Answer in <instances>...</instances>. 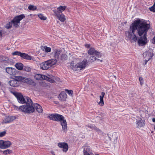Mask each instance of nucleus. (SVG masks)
I'll use <instances>...</instances> for the list:
<instances>
[{
  "label": "nucleus",
  "mask_w": 155,
  "mask_h": 155,
  "mask_svg": "<svg viewBox=\"0 0 155 155\" xmlns=\"http://www.w3.org/2000/svg\"><path fill=\"white\" fill-rule=\"evenodd\" d=\"M139 80L140 81L141 85H142L143 82V78H142L140 77L139 78Z\"/></svg>",
  "instance_id": "a18cd8bd"
},
{
  "label": "nucleus",
  "mask_w": 155,
  "mask_h": 155,
  "mask_svg": "<svg viewBox=\"0 0 155 155\" xmlns=\"http://www.w3.org/2000/svg\"><path fill=\"white\" fill-rule=\"evenodd\" d=\"M5 65H8L12 64V61L11 59H9L8 58H5V59L3 61Z\"/></svg>",
  "instance_id": "c756f323"
},
{
  "label": "nucleus",
  "mask_w": 155,
  "mask_h": 155,
  "mask_svg": "<svg viewBox=\"0 0 155 155\" xmlns=\"http://www.w3.org/2000/svg\"><path fill=\"white\" fill-rule=\"evenodd\" d=\"M67 98V95L64 92H61L58 97L59 99L63 101H65Z\"/></svg>",
  "instance_id": "aec40b11"
},
{
  "label": "nucleus",
  "mask_w": 155,
  "mask_h": 155,
  "mask_svg": "<svg viewBox=\"0 0 155 155\" xmlns=\"http://www.w3.org/2000/svg\"><path fill=\"white\" fill-rule=\"evenodd\" d=\"M53 11L57 18L61 22H64L66 20L65 16L63 14H60L58 11L53 10Z\"/></svg>",
  "instance_id": "9b49d317"
},
{
  "label": "nucleus",
  "mask_w": 155,
  "mask_h": 155,
  "mask_svg": "<svg viewBox=\"0 0 155 155\" xmlns=\"http://www.w3.org/2000/svg\"><path fill=\"white\" fill-rule=\"evenodd\" d=\"M66 55L65 54H62V55L61 56V58L62 59H64V58H66Z\"/></svg>",
  "instance_id": "09e8293b"
},
{
  "label": "nucleus",
  "mask_w": 155,
  "mask_h": 155,
  "mask_svg": "<svg viewBox=\"0 0 155 155\" xmlns=\"http://www.w3.org/2000/svg\"><path fill=\"white\" fill-rule=\"evenodd\" d=\"M22 53L21 52L18 51H15L12 53V55H19L21 57V55L22 54Z\"/></svg>",
  "instance_id": "c9c22d12"
},
{
  "label": "nucleus",
  "mask_w": 155,
  "mask_h": 155,
  "mask_svg": "<svg viewBox=\"0 0 155 155\" xmlns=\"http://www.w3.org/2000/svg\"><path fill=\"white\" fill-rule=\"evenodd\" d=\"M35 78L37 80H45L51 83H53L54 81L52 79L43 74H37L35 76Z\"/></svg>",
  "instance_id": "1a4fd4ad"
},
{
  "label": "nucleus",
  "mask_w": 155,
  "mask_h": 155,
  "mask_svg": "<svg viewBox=\"0 0 155 155\" xmlns=\"http://www.w3.org/2000/svg\"><path fill=\"white\" fill-rule=\"evenodd\" d=\"M38 16L40 19L42 20H45L47 19L46 17L44 16L43 14H38Z\"/></svg>",
  "instance_id": "473e14b6"
},
{
  "label": "nucleus",
  "mask_w": 155,
  "mask_h": 155,
  "mask_svg": "<svg viewBox=\"0 0 155 155\" xmlns=\"http://www.w3.org/2000/svg\"><path fill=\"white\" fill-rule=\"evenodd\" d=\"M149 60H150L149 59H146L145 60H144L143 61V65H146L147 64V62Z\"/></svg>",
  "instance_id": "c03bdc74"
},
{
  "label": "nucleus",
  "mask_w": 155,
  "mask_h": 155,
  "mask_svg": "<svg viewBox=\"0 0 155 155\" xmlns=\"http://www.w3.org/2000/svg\"><path fill=\"white\" fill-rule=\"evenodd\" d=\"M6 134L5 131H3L0 132V137H2L4 136Z\"/></svg>",
  "instance_id": "79ce46f5"
},
{
  "label": "nucleus",
  "mask_w": 155,
  "mask_h": 155,
  "mask_svg": "<svg viewBox=\"0 0 155 155\" xmlns=\"http://www.w3.org/2000/svg\"><path fill=\"white\" fill-rule=\"evenodd\" d=\"M152 41L153 44H155V36L153 38Z\"/></svg>",
  "instance_id": "de8ad7c7"
},
{
  "label": "nucleus",
  "mask_w": 155,
  "mask_h": 155,
  "mask_svg": "<svg viewBox=\"0 0 155 155\" xmlns=\"http://www.w3.org/2000/svg\"><path fill=\"white\" fill-rule=\"evenodd\" d=\"M61 53V51L60 50H55L54 52V57L57 60L58 59L60 54Z\"/></svg>",
  "instance_id": "5701e85b"
},
{
  "label": "nucleus",
  "mask_w": 155,
  "mask_h": 155,
  "mask_svg": "<svg viewBox=\"0 0 155 155\" xmlns=\"http://www.w3.org/2000/svg\"><path fill=\"white\" fill-rule=\"evenodd\" d=\"M153 56L151 53L149 52H146L143 54L144 57L149 60Z\"/></svg>",
  "instance_id": "4be33fe9"
},
{
  "label": "nucleus",
  "mask_w": 155,
  "mask_h": 155,
  "mask_svg": "<svg viewBox=\"0 0 155 155\" xmlns=\"http://www.w3.org/2000/svg\"><path fill=\"white\" fill-rule=\"evenodd\" d=\"M25 17V15L23 14L18 15L15 17L11 21L12 23L15 27H17L18 26V24L20 21Z\"/></svg>",
  "instance_id": "0eeeda50"
},
{
  "label": "nucleus",
  "mask_w": 155,
  "mask_h": 155,
  "mask_svg": "<svg viewBox=\"0 0 155 155\" xmlns=\"http://www.w3.org/2000/svg\"><path fill=\"white\" fill-rule=\"evenodd\" d=\"M12 93L16 97L19 103L21 104H24L27 103V98H29L28 97H24L21 94L16 92H13Z\"/></svg>",
  "instance_id": "423d86ee"
},
{
  "label": "nucleus",
  "mask_w": 155,
  "mask_h": 155,
  "mask_svg": "<svg viewBox=\"0 0 155 155\" xmlns=\"http://www.w3.org/2000/svg\"><path fill=\"white\" fill-rule=\"evenodd\" d=\"M88 54L90 55H95L98 58L101 57L102 54L100 52L95 50L94 48H91L88 51Z\"/></svg>",
  "instance_id": "9d476101"
},
{
  "label": "nucleus",
  "mask_w": 155,
  "mask_h": 155,
  "mask_svg": "<svg viewBox=\"0 0 155 155\" xmlns=\"http://www.w3.org/2000/svg\"><path fill=\"white\" fill-rule=\"evenodd\" d=\"M10 85L13 87H17L19 86L20 83L17 78L15 77V79L10 81L8 82Z\"/></svg>",
  "instance_id": "4468645a"
},
{
  "label": "nucleus",
  "mask_w": 155,
  "mask_h": 155,
  "mask_svg": "<svg viewBox=\"0 0 155 155\" xmlns=\"http://www.w3.org/2000/svg\"><path fill=\"white\" fill-rule=\"evenodd\" d=\"M5 71L8 74L12 75H15L17 73L16 70L12 67L6 68Z\"/></svg>",
  "instance_id": "ddd939ff"
},
{
  "label": "nucleus",
  "mask_w": 155,
  "mask_h": 155,
  "mask_svg": "<svg viewBox=\"0 0 155 155\" xmlns=\"http://www.w3.org/2000/svg\"><path fill=\"white\" fill-rule=\"evenodd\" d=\"M52 155H55V154H53Z\"/></svg>",
  "instance_id": "5fc2aeb1"
},
{
  "label": "nucleus",
  "mask_w": 155,
  "mask_h": 155,
  "mask_svg": "<svg viewBox=\"0 0 155 155\" xmlns=\"http://www.w3.org/2000/svg\"><path fill=\"white\" fill-rule=\"evenodd\" d=\"M28 8L30 10L34 11L37 9V7L36 6L33 5H30L28 6Z\"/></svg>",
  "instance_id": "f704fd0d"
},
{
  "label": "nucleus",
  "mask_w": 155,
  "mask_h": 155,
  "mask_svg": "<svg viewBox=\"0 0 155 155\" xmlns=\"http://www.w3.org/2000/svg\"><path fill=\"white\" fill-rule=\"evenodd\" d=\"M66 91L67 92V93L70 96H72L73 91L72 90H66Z\"/></svg>",
  "instance_id": "58836bf2"
},
{
  "label": "nucleus",
  "mask_w": 155,
  "mask_h": 155,
  "mask_svg": "<svg viewBox=\"0 0 155 155\" xmlns=\"http://www.w3.org/2000/svg\"><path fill=\"white\" fill-rule=\"evenodd\" d=\"M15 118H16L15 116H6L5 117L3 121L5 123H9L13 121Z\"/></svg>",
  "instance_id": "a211bd4d"
},
{
  "label": "nucleus",
  "mask_w": 155,
  "mask_h": 155,
  "mask_svg": "<svg viewBox=\"0 0 155 155\" xmlns=\"http://www.w3.org/2000/svg\"><path fill=\"white\" fill-rule=\"evenodd\" d=\"M4 141L1 140H0V148L4 149Z\"/></svg>",
  "instance_id": "4c0bfd02"
},
{
  "label": "nucleus",
  "mask_w": 155,
  "mask_h": 155,
  "mask_svg": "<svg viewBox=\"0 0 155 155\" xmlns=\"http://www.w3.org/2000/svg\"><path fill=\"white\" fill-rule=\"evenodd\" d=\"M97 57L95 55H90L89 57V61L90 62H93L96 60L100 61L101 62L102 61V60H100L97 58Z\"/></svg>",
  "instance_id": "393cba45"
},
{
  "label": "nucleus",
  "mask_w": 155,
  "mask_h": 155,
  "mask_svg": "<svg viewBox=\"0 0 155 155\" xmlns=\"http://www.w3.org/2000/svg\"><path fill=\"white\" fill-rule=\"evenodd\" d=\"M95 155H100L98 154H95Z\"/></svg>",
  "instance_id": "864d4df0"
},
{
  "label": "nucleus",
  "mask_w": 155,
  "mask_h": 155,
  "mask_svg": "<svg viewBox=\"0 0 155 155\" xmlns=\"http://www.w3.org/2000/svg\"><path fill=\"white\" fill-rule=\"evenodd\" d=\"M67 7L65 6H59L58 8L57 9L58 11H58L59 12V13H62L63 11H64L66 8Z\"/></svg>",
  "instance_id": "7c9ffc66"
},
{
  "label": "nucleus",
  "mask_w": 155,
  "mask_h": 155,
  "mask_svg": "<svg viewBox=\"0 0 155 155\" xmlns=\"http://www.w3.org/2000/svg\"><path fill=\"white\" fill-rule=\"evenodd\" d=\"M26 105L20 106L19 107L14 105L15 109L18 110H20L24 113L30 114L34 112L35 108L32 100L29 98H27Z\"/></svg>",
  "instance_id": "f03ea898"
},
{
  "label": "nucleus",
  "mask_w": 155,
  "mask_h": 155,
  "mask_svg": "<svg viewBox=\"0 0 155 155\" xmlns=\"http://www.w3.org/2000/svg\"><path fill=\"white\" fill-rule=\"evenodd\" d=\"M2 32L1 31H0V37L2 36Z\"/></svg>",
  "instance_id": "603ef678"
},
{
  "label": "nucleus",
  "mask_w": 155,
  "mask_h": 155,
  "mask_svg": "<svg viewBox=\"0 0 155 155\" xmlns=\"http://www.w3.org/2000/svg\"><path fill=\"white\" fill-rule=\"evenodd\" d=\"M58 146L61 148H62L63 151L66 152L68 150V144L64 142H60L58 144Z\"/></svg>",
  "instance_id": "2eb2a0df"
},
{
  "label": "nucleus",
  "mask_w": 155,
  "mask_h": 155,
  "mask_svg": "<svg viewBox=\"0 0 155 155\" xmlns=\"http://www.w3.org/2000/svg\"><path fill=\"white\" fill-rule=\"evenodd\" d=\"M26 83L32 85H35V83L32 79L30 78H28V80H27V81Z\"/></svg>",
  "instance_id": "2f4dec72"
},
{
  "label": "nucleus",
  "mask_w": 155,
  "mask_h": 155,
  "mask_svg": "<svg viewBox=\"0 0 155 155\" xmlns=\"http://www.w3.org/2000/svg\"><path fill=\"white\" fill-rule=\"evenodd\" d=\"M60 124L62 127V130L64 132H66L67 129V122L66 120L64 119V118L60 122Z\"/></svg>",
  "instance_id": "dca6fc26"
},
{
  "label": "nucleus",
  "mask_w": 155,
  "mask_h": 155,
  "mask_svg": "<svg viewBox=\"0 0 155 155\" xmlns=\"http://www.w3.org/2000/svg\"><path fill=\"white\" fill-rule=\"evenodd\" d=\"M146 21L142 19H138L134 21L130 26L129 29L125 32L126 39L131 42H135L137 38L135 34V31L137 30V33L140 36L143 35L147 29V26H144Z\"/></svg>",
  "instance_id": "f257e3e1"
},
{
  "label": "nucleus",
  "mask_w": 155,
  "mask_h": 155,
  "mask_svg": "<svg viewBox=\"0 0 155 155\" xmlns=\"http://www.w3.org/2000/svg\"><path fill=\"white\" fill-rule=\"evenodd\" d=\"M57 60L52 59L41 63L40 66L43 70H47L56 64Z\"/></svg>",
  "instance_id": "39448f33"
},
{
  "label": "nucleus",
  "mask_w": 155,
  "mask_h": 155,
  "mask_svg": "<svg viewBox=\"0 0 155 155\" xmlns=\"http://www.w3.org/2000/svg\"><path fill=\"white\" fill-rule=\"evenodd\" d=\"M94 126H93V125H89L88 126H86V127H88V128H90L91 129L93 130V128H94ZM86 128L87 129V127H86Z\"/></svg>",
  "instance_id": "49530a36"
},
{
  "label": "nucleus",
  "mask_w": 155,
  "mask_h": 155,
  "mask_svg": "<svg viewBox=\"0 0 155 155\" xmlns=\"http://www.w3.org/2000/svg\"><path fill=\"white\" fill-rule=\"evenodd\" d=\"M41 49L45 52L48 53L51 51V49L50 47H48L46 46H42Z\"/></svg>",
  "instance_id": "a878e982"
},
{
  "label": "nucleus",
  "mask_w": 155,
  "mask_h": 155,
  "mask_svg": "<svg viewBox=\"0 0 155 155\" xmlns=\"http://www.w3.org/2000/svg\"><path fill=\"white\" fill-rule=\"evenodd\" d=\"M144 121L141 118H138L136 121V126L137 128H139L144 125Z\"/></svg>",
  "instance_id": "f3484780"
},
{
  "label": "nucleus",
  "mask_w": 155,
  "mask_h": 155,
  "mask_svg": "<svg viewBox=\"0 0 155 155\" xmlns=\"http://www.w3.org/2000/svg\"><path fill=\"white\" fill-rule=\"evenodd\" d=\"M21 57L27 60H31L32 57L31 56L28 55V54L25 53H22L21 55Z\"/></svg>",
  "instance_id": "c85d7f7f"
},
{
  "label": "nucleus",
  "mask_w": 155,
  "mask_h": 155,
  "mask_svg": "<svg viewBox=\"0 0 155 155\" xmlns=\"http://www.w3.org/2000/svg\"><path fill=\"white\" fill-rule=\"evenodd\" d=\"M12 21L10 22H9L7 24V25L5 26V28H7L9 29L11 28L12 26Z\"/></svg>",
  "instance_id": "e433bc0d"
},
{
  "label": "nucleus",
  "mask_w": 155,
  "mask_h": 155,
  "mask_svg": "<svg viewBox=\"0 0 155 155\" xmlns=\"http://www.w3.org/2000/svg\"><path fill=\"white\" fill-rule=\"evenodd\" d=\"M144 25H144L145 26H143V27L147 26L148 28L146 32L143 34V36L141 37L137 41L138 44L140 46H143L145 45L147 42V38L146 37L147 34L148 30L150 27V24L147 23L146 21L145 22Z\"/></svg>",
  "instance_id": "20e7f679"
},
{
  "label": "nucleus",
  "mask_w": 155,
  "mask_h": 155,
  "mask_svg": "<svg viewBox=\"0 0 155 155\" xmlns=\"http://www.w3.org/2000/svg\"><path fill=\"white\" fill-rule=\"evenodd\" d=\"M87 63V61L86 59L77 63H74V61H72L71 63L70 67L74 71L81 70L86 68Z\"/></svg>",
  "instance_id": "7ed1b4c3"
},
{
  "label": "nucleus",
  "mask_w": 155,
  "mask_h": 155,
  "mask_svg": "<svg viewBox=\"0 0 155 155\" xmlns=\"http://www.w3.org/2000/svg\"><path fill=\"white\" fill-rule=\"evenodd\" d=\"M24 70L26 71L29 72L31 71V68L29 67L25 66L24 68Z\"/></svg>",
  "instance_id": "ea45409f"
},
{
  "label": "nucleus",
  "mask_w": 155,
  "mask_h": 155,
  "mask_svg": "<svg viewBox=\"0 0 155 155\" xmlns=\"http://www.w3.org/2000/svg\"><path fill=\"white\" fill-rule=\"evenodd\" d=\"M15 77H16L17 80L19 81V82H22L23 83H26L27 82L28 78L24 77L21 76H15Z\"/></svg>",
  "instance_id": "412c9836"
},
{
  "label": "nucleus",
  "mask_w": 155,
  "mask_h": 155,
  "mask_svg": "<svg viewBox=\"0 0 155 155\" xmlns=\"http://www.w3.org/2000/svg\"><path fill=\"white\" fill-rule=\"evenodd\" d=\"M83 150V155H92V150L89 146H84Z\"/></svg>",
  "instance_id": "f8f14e48"
},
{
  "label": "nucleus",
  "mask_w": 155,
  "mask_h": 155,
  "mask_svg": "<svg viewBox=\"0 0 155 155\" xmlns=\"http://www.w3.org/2000/svg\"><path fill=\"white\" fill-rule=\"evenodd\" d=\"M3 153L5 155L10 154L12 153V151L9 149H7L2 151Z\"/></svg>",
  "instance_id": "72a5a7b5"
},
{
  "label": "nucleus",
  "mask_w": 155,
  "mask_h": 155,
  "mask_svg": "<svg viewBox=\"0 0 155 155\" xmlns=\"http://www.w3.org/2000/svg\"><path fill=\"white\" fill-rule=\"evenodd\" d=\"M96 131H97L98 133H101V131L98 128H97L95 126H94L93 129Z\"/></svg>",
  "instance_id": "37998d69"
},
{
  "label": "nucleus",
  "mask_w": 155,
  "mask_h": 155,
  "mask_svg": "<svg viewBox=\"0 0 155 155\" xmlns=\"http://www.w3.org/2000/svg\"><path fill=\"white\" fill-rule=\"evenodd\" d=\"M48 117L51 120L58 122H60L64 118L63 116L57 114H51L48 116Z\"/></svg>",
  "instance_id": "6e6552de"
},
{
  "label": "nucleus",
  "mask_w": 155,
  "mask_h": 155,
  "mask_svg": "<svg viewBox=\"0 0 155 155\" xmlns=\"http://www.w3.org/2000/svg\"><path fill=\"white\" fill-rule=\"evenodd\" d=\"M105 94V93L104 92H102L101 95L100 96V101L98 103V104L101 106H103L104 104L103 97Z\"/></svg>",
  "instance_id": "b1692460"
},
{
  "label": "nucleus",
  "mask_w": 155,
  "mask_h": 155,
  "mask_svg": "<svg viewBox=\"0 0 155 155\" xmlns=\"http://www.w3.org/2000/svg\"><path fill=\"white\" fill-rule=\"evenodd\" d=\"M12 145L11 142L8 141H4V149L8 148Z\"/></svg>",
  "instance_id": "cd10ccee"
},
{
  "label": "nucleus",
  "mask_w": 155,
  "mask_h": 155,
  "mask_svg": "<svg viewBox=\"0 0 155 155\" xmlns=\"http://www.w3.org/2000/svg\"><path fill=\"white\" fill-rule=\"evenodd\" d=\"M152 121L153 122L155 123V118H153L152 119Z\"/></svg>",
  "instance_id": "3c124183"
},
{
  "label": "nucleus",
  "mask_w": 155,
  "mask_h": 155,
  "mask_svg": "<svg viewBox=\"0 0 155 155\" xmlns=\"http://www.w3.org/2000/svg\"><path fill=\"white\" fill-rule=\"evenodd\" d=\"M15 66L17 69L19 70L23 69V65L21 63H17L16 64Z\"/></svg>",
  "instance_id": "bb28decb"
},
{
  "label": "nucleus",
  "mask_w": 155,
  "mask_h": 155,
  "mask_svg": "<svg viewBox=\"0 0 155 155\" xmlns=\"http://www.w3.org/2000/svg\"><path fill=\"white\" fill-rule=\"evenodd\" d=\"M155 6L153 5L151 7L149 8L150 10L151 11L153 12H155Z\"/></svg>",
  "instance_id": "a19ab883"
},
{
  "label": "nucleus",
  "mask_w": 155,
  "mask_h": 155,
  "mask_svg": "<svg viewBox=\"0 0 155 155\" xmlns=\"http://www.w3.org/2000/svg\"><path fill=\"white\" fill-rule=\"evenodd\" d=\"M33 106L35 109L38 113H41L42 112V108L40 105L37 103H35L33 104Z\"/></svg>",
  "instance_id": "6ab92c4d"
},
{
  "label": "nucleus",
  "mask_w": 155,
  "mask_h": 155,
  "mask_svg": "<svg viewBox=\"0 0 155 155\" xmlns=\"http://www.w3.org/2000/svg\"><path fill=\"white\" fill-rule=\"evenodd\" d=\"M85 46H86V47L87 48H89L90 47V45L87 44V45H85Z\"/></svg>",
  "instance_id": "8fccbe9b"
}]
</instances>
